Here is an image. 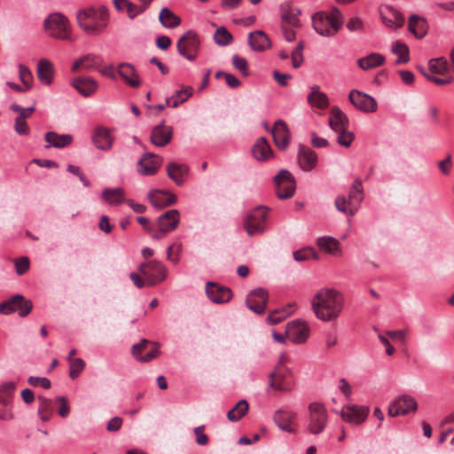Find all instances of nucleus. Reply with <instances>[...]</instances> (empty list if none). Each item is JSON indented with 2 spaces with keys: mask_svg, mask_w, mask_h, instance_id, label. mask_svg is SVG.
I'll return each instance as SVG.
<instances>
[{
  "mask_svg": "<svg viewBox=\"0 0 454 454\" xmlns=\"http://www.w3.org/2000/svg\"><path fill=\"white\" fill-rule=\"evenodd\" d=\"M343 301V296L339 291L321 289L312 300V309L317 318L331 321L340 314Z\"/></svg>",
  "mask_w": 454,
  "mask_h": 454,
  "instance_id": "obj_1",
  "label": "nucleus"
},
{
  "mask_svg": "<svg viewBox=\"0 0 454 454\" xmlns=\"http://www.w3.org/2000/svg\"><path fill=\"white\" fill-rule=\"evenodd\" d=\"M76 18L79 27L89 35H100L109 21L108 10L104 5L80 10Z\"/></svg>",
  "mask_w": 454,
  "mask_h": 454,
  "instance_id": "obj_2",
  "label": "nucleus"
},
{
  "mask_svg": "<svg viewBox=\"0 0 454 454\" xmlns=\"http://www.w3.org/2000/svg\"><path fill=\"white\" fill-rule=\"evenodd\" d=\"M315 30L321 35H334L343 24V16L338 8H333L329 13L319 12L312 17Z\"/></svg>",
  "mask_w": 454,
  "mask_h": 454,
  "instance_id": "obj_3",
  "label": "nucleus"
},
{
  "mask_svg": "<svg viewBox=\"0 0 454 454\" xmlns=\"http://www.w3.org/2000/svg\"><path fill=\"white\" fill-rule=\"evenodd\" d=\"M286 356L282 355L279 363L269 375L268 387L278 392H290L294 387L293 373L284 365Z\"/></svg>",
  "mask_w": 454,
  "mask_h": 454,
  "instance_id": "obj_4",
  "label": "nucleus"
},
{
  "mask_svg": "<svg viewBox=\"0 0 454 454\" xmlns=\"http://www.w3.org/2000/svg\"><path fill=\"white\" fill-rule=\"evenodd\" d=\"M46 32L53 38L71 41V26L68 19L56 12L48 16L44 20Z\"/></svg>",
  "mask_w": 454,
  "mask_h": 454,
  "instance_id": "obj_5",
  "label": "nucleus"
},
{
  "mask_svg": "<svg viewBox=\"0 0 454 454\" xmlns=\"http://www.w3.org/2000/svg\"><path fill=\"white\" fill-rule=\"evenodd\" d=\"M308 431L312 434L322 433L328 422V412L325 406L320 403H311L309 405Z\"/></svg>",
  "mask_w": 454,
  "mask_h": 454,
  "instance_id": "obj_6",
  "label": "nucleus"
},
{
  "mask_svg": "<svg viewBox=\"0 0 454 454\" xmlns=\"http://www.w3.org/2000/svg\"><path fill=\"white\" fill-rule=\"evenodd\" d=\"M268 211V207L259 206L247 215L244 228L249 236L262 234L265 231Z\"/></svg>",
  "mask_w": 454,
  "mask_h": 454,
  "instance_id": "obj_7",
  "label": "nucleus"
},
{
  "mask_svg": "<svg viewBox=\"0 0 454 454\" xmlns=\"http://www.w3.org/2000/svg\"><path fill=\"white\" fill-rule=\"evenodd\" d=\"M138 271L146 279L147 286H156L167 278V269L156 260L141 263Z\"/></svg>",
  "mask_w": 454,
  "mask_h": 454,
  "instance_id": "obj_8",
  "label": "nucleus"
},
{
  "mask_svg": "<svg viewBox=\"0 0 454 454\" xmlns=\"http://www.w3.org/2000/svg\"><path fill=\"white\" fill-rule=\"evenodd\" d=\"M33 309V303L22 294H16L0 303V314L10 315L18 312L19 316H27Z\"/></svg>",
  "mask_w": 454,
  "mask_h": 454,
  "instance_id": "obj_9",
  "label": "nucleus"
},
{
  "mask_svg": "<svg viewBox=\"0 0 454 454\" xmlns=\"http://www.w3.org/2000/svg\"><path fill=\"white\" fill-rule=\"evenodd\" d=\"M200 45L197 34L192 30L185 32L178 40L176 47L180 55L190 61L195 60Z\"/></svg>",
  "mask_w": 454,
  "mask_h": 454,
  "instance_id": "obj_10",
  "label": "nucleus"
},
{
  "mask_svg": "<svg viewBox=\"0 0 454 454\" xmlns=\"http://www.w3.org/2000/svg\"><path fill=\"white\" fill-rule=\"evenodd\" d=\"M277 197L280 200L289 199L295 192V180L291 172L281 169L274 177Z\"/></svg>",
  "mask_w": 454,
  "mask_h": 454,
  "instance_id": "obj_11",
  "label": "nucleus"
},
{
  "mask_svg": "<svg viewBox=\"0 0 454 454\" xmlns=\"http://www.w3.org/2000/svg\"><path fill=\"white\" fill-rule=\"evenodd\" d=\"M180 222V215L177 209H170L164 212L157 219L158 232L153 234L154 239H160L164 234L176 229Z\"/></svg>",
  "mask_w": 454,
  "mask_h": 454,
  "instance_id": "obj_12",
  "label": "nucleus"
},
{
  "mask_svg": "<svg viewBox=\"0 0 454 454\" xmlns=\"http://www.w3.org/2000/svg\"><path fill=\"white\" fill-rule=\"evenodd\" d=\"M418 403L416 400L409 395H403L395 398L388 406V415L391 417L403 416L411 411H416Z\"/></svg>",
  "mask_w": 454,
  "mask_h": 454,
  "instance_id": "obj_13",
  "label": "nucleus"
},
{
  "mask_svg": "<svg viewBox=\"0 0 454 454\" xmlns=\"http://www.w3.org/2000/svg\"><path fill=\"white\" fill-rule=\"evenodd\" d=\"M286 338L293 343L305 342L309 336V327L304 321L294 320L286 325Z\"/></svg>",
  "mask_w": 454,
  "mask_h": 454,
  "instance_id": "obj_14",
  "label": "nucleus"
},
{
  "mask_svg": "<svg viewBox=\"0 0 454 454\" xmlns=\"http://www.w3.org/2000/svg\"><path fill=\"white\" fill-rule=\"evenodd\" d=\"M350 103L359 111L364 113H374L377 110V102L370 95L353 90L349 92Z\"/></svg>",
  "mask_w": 454,
  "mask_h": 454,
  "instance_id": "obj_15",
  "label": "nucleus"
},
{
  "mask_svg": "<svg viewBox=\"0 0 454 454\" xmlns=\"http://www.w3.org/2000/svg\"><path fill=\"white\" fill-rule=\"evenodd\" d=\"M161 164V157L152 153H145L137 162V172L142 176H153Z\"/></svg>",
  "mask_w": 454,
  "mask_h": 454,
  "instance_id": "obj_16",
  "label": "nucleus"
},
{
  "mask_svg": "<svg viewBox=\"0 0 454 454\" xmlns=\"http://www.w3.org/2000/svg\"><path fill=\"white\" fill-rule=\"evenodd\" d=\"M268 298L267 291L260 287L248 294L246 303L248 309L254 313L262 314L265 311Z\"/></svg>",
  "mask_w": 454,
  "mask_h": 454,
  "instance_id": "obj_17",
  "label": "nucleus"
},
{
  "mask_svg": "<svg viewBox=\"0 0 454 454\" xmlns=\"http://www.w3.org/2000/svg\"><path fill=\"white\" fill-rule=\"evenodd\" d=\"M206 293L213 302L218 304L228 302L232 297V292L229 287L214 282L207 283Z\"/></svg>",
  "mask_w": 454,
  "mask_h": 454,
  "instance_id": "obj_18",
  "label": "nucleus"
},
{
  "mask_svg": "<svg viewBox=\"0 0 454 454\" xmlns=\"http://www.w3.org/2000/svg\"><path fill=\"white\" fill-rule=\"evenodd\" d=\"M276 146L285 150L290 143L291 134L286 123L283 120H278L270 129Z\"/></svg>",
  "mask_w": 454,
  "mask_h": 454,
  "instance_id": "obj_19",
  "label": "nucleus"
},
{
  "mask_svg": "<svg viewBox=\"0 0 454 454\" xmlns=\"http://www.w3.org/2000/svg\"><path fill=\"white\" fill-rule=\"evenodd\" d=\"M369 414V408L366 406L348 405L342 408L340 415L342 419L349 423L356 425L364 421Z\"/></svg>",
  "mask_w": 454,
  "mask_h": 454,
  "instance_id": "obj_20",
  "label": "nucleus"
},
{
  "mask_svg": "<svg viewBox=\"0 0 454 454\" xmlns=\"http://www.w3.org/2000/svg\"><path fill=\"white\" fill-rule=\"evenodd\" d=\"M380 17L383 23L390 28L401 27L404 23V17L403 14L390 5H385L381 8Z\"/></svg>",
  "mask_w": 454,
  "mask_h": 454,
  "instance_id": "obj_21",
  "label": "nucleus"
},
{
  "mask_svg": "<svg viewBox=\"0 0 454 454\" xmlns=\"http://www.w3.org/2000/svg\"><path fill=\"white\" fill-rule=\"evenodd\" d=\"M173 129L170 126H165L163 123L155 126L151 132V142L159 147L167 145L172 139Z\"/></svg>",
  "mask_w": 454,
  "mask_h": 454,
  "instance_id": "obj_22",
  "label": "nucleus"
},
{
  "mask_svg": "<svg viewBox=\"0 0 454 454\" xmlns=\"http://www.w3.org/2000/svg\"><path fill=\"white\" fill-rule=\"evenodd\" d=\"M148 200L153 207L157 208H163L176 203V197L168 191L152 190L148 193Z\"/></svg>",
  "mask_w": 454,
  "mask_h": 454,
  "instance_id": "obj_23",
  "label": "nucleus"
},
{
  "mask_svg": "<svg viewBox=\"0 0 454 454\" xmlns=\"http://www.w3.org/2000/svg\"><path fill=\"white\" fill-rule=\"evenodd\" d=\"M251 152L258 161H266L273 157V151L264 137H261L255 141Z\"/></svg>",
  "mask_w": 454,
  "mask_h": 454,
  "instance_id": "obj_24",
  "label": "nucleus"
},
{
  "mask_svg": "<svg viewBox=\"0 0 454 454\" xmlns=\"http://www.w3.org/2000/svg\"><path fill=\"white\" fill-rule=\"evenodd\" d=\"M298 162L304 171H310L317 165V156L310 148L301 145L298 152Z\"/></svg>",
  "mask_w": 454,
  "mask_h": 454,
  "instance_id": "obj_25",
  "label": "nucleus"
},
{
  "mask_svg": "<svg viewBox=\"0 0 454 454\" xmlns=\"http://www.w3.org/2000/svg\"><path fill=\"white\" fill-rule=\"evenodd\" d=\"M73 87L82 96L89 97L98 90V82L91 77H78L73 80Z\"/></svg>",
  "mask_w": 454,
  "mask_h": 454,
  "instance_id": "obj_26",
  "label": "nucleus"
},
{
  "mask_svg": "<svg viewBox=\"0 0 454 454\" xmlns=\"http://www.w3.org/2000/svg\"><path fill=\"white\" fill-rule=\"evenodd\" d=\"M408 29L417 38L421 39L427 34L428 24L425 18L412 14L408 20Z\"/></svg>",
  "mask_w": 454,
  "mask_h": 454,
  "instance_id": "obj_27",
  "label": "nucleus"
},
{
  "mask_svg": "<svg viewBox=\"0 0 454 454\" xmlns=\"http://www.w3.org/2000/svg\"><path fill=\"white\" fill-rule=\"evenodd\" d=\"M348 118L338 106H333L330 112L329 125L331 129L337 132L348 129Z\"/></svg>",
  "mask_w": 454,
  "mask_h": 454,
  "instance_id": "obj_28",
  "label": "nucleus"
},
{
  "mask_svg": "<svg viewBox=\"0 0 454 454\" xmlns=\"http://www.w3.org/2000/svg\"><path fill=\"white\" fill-rule=\"evenodd\" d=\"M248 43L254 51H263L271 46L268 35L262 30H256L249 34Z\"/></svg>",
  "mask_w": 454,
  "mask_h": 454,
  "instance_id": "obj_29",
  "label": "nucleus"
},
{
  "mask_svg": "<svg viewBox=\"0 0 454 454\" xmlns=\"http://www.w3.org/2000/svg\"><path fill=\"white\" fill-rule=\"evenodd\" d=\"M118 73L127 84L133 88H137L141 84L140 78L137 74L135 67L127 63H121L118 67Z\"/></svg>",
  "mask_w": 454,
  "mask_h": 454,
  "instance_id": "obj_30",
  "label": "nucleus"
},
{
  "mask_svg": "<svg viewBox=\"0 0 454 454\" xmlns=\"http://www.w3.org/2000/svg\"><path fill=\"white\" fill-rule=\"evenodd\" d=\"M166 169L168 177L171 178L177 185H182L184 184V178L189 172L187 165L176 162L168 163Z\"/></svg>",
  "mask_w": 454,
  "mask_h": 454,
  "instance_id": "obj_31",
  "label": "nucleus"
},
{
  "mask_svg": "<svg viewBox=\"0 0 454 454\" xmlns=\"http://www.w3.org/2000/svg\"><path fill=\"white\" fill-rule=\"evenodd\" d=\"M296 413L289 411H277L274 413L273 419L276 425L283 431L292 433L294 428L291 425L293 419L295 418Z\"/></svg>",
  "mask_w": 454,
  "mask_h": 454,
  "instance_id": "obj_32",
  "label": "nucleus"
},
{
  "mask_svg": "<svg viewBox=\"0 0 454 454\" xmlns=\"http://www.w3.org/2000/svg\"><path fill=\"white\" fill-rule=\"evenodd\" d=\"M53 75L52 63L46 59H40L37 66V77L39 81L43 84L50 85L52 82Z\"/></svg>",
  "mask_w": 454,
  "mask_h": 454,
  "instance_id": "obj_33",
  "label": "nucleus"
},
{
  "mask_svg": "<svg viewBox=\"0 0 454 454\" xmlns=\"http://www.w3.org/2000/svg\"><path fill=\"white\" fill-rule=\"evenodd\" d=\"M386 61L385 57L378 52H372L357 59V66L362 70H370L382 66Z\"/></svg>",
  "mask_w": 454,
  "mask_h": 454,
  "instance_id": "obj_34",
  "label": "nucleus"
},
{
  "mask_svg": "<svg viewBox=\"0 0 454 454\" xmlns=\"http://www.w3.org/2000/svg\"><path fill=\"white\" fill-rule=\"evenodd\" d=\"M44 137L45 141L48 143V145H45L46 148H49L51 146L56 148H64L71 145L73 142V137L71 135H59L53 131L47 132Z\"/></svg>",
  "mask_w": 454,
  "mask_h": 454,
  "instance_id": "obj_35",
  "label": "nucleus"
},
{
  "mask_svg": "<svg viewBox=\"0 0 454 454\" xmlns=\"http://www.w3.org/2000/svg\"><path fill=\"white\" fill-rule=\"evenodd\" d=\"M92 140L97 148L100 150L106 151L112 147L113 138L107 129L98 128L92 136Z\"/></svg>",
  "mask_w": 454,
  "mask_h": 454,
  "instance_id": "obj_36",
  "label": "nucleus"
},
{
  "mask_svg": "<svg viewBox=\"0 0 454 454\" xmlns=\"http://www.w3.org/2000/svg\"><path fill=\"white\" fill-rule=\"evenodd\" d=\"M159 21L164 27L173 29L181 24V18L168 8L163 7L160 12Z\"/></svg>",
  "mask_w": 454,
  "mask_h": 454,
  "instance_id": "obj_37",
  "label": "nucleus"
},
{
  "mask_svg": "<svg viewBox=\"0 0 454 454\" xmlns=\"http://www.w3.org/2000/svg\"><path fill=\"white\" fill-rule=\"evenodd\" d=\"M300 11L298 9L291 8L288 4H283L281 6V19L282 25H290L293 27L300 26L299 19Z\"/></svg>",
  "mask_w": 454,
  "mask_h": 454,
  "instance_id": "obj_38",
  "label": "nucleus"
},
{
  "mask_svg": "<svg viewBox=\"0 0 454 454\" xmlns=\"http://www.w3.org/2000/svg\"><path fill=\"white\" fill-rule=\"evenodd\" d=\"M308 101L312 106H316L319 109H325L329 105L326 94L321 92L318 86H313L311 88V92L308 96Z\"/></svg>",
  "mask_w": 454,
  "mask_h": 454,
  "instance_id": "obj_39",
  "label": "nucleus"
},
{
  "mask_svg": "<svg viewBox=\"0 0 454 454\" xmlns=\"http://www.w3.org/2000/svg\"><path fill=\"white\" fill-rule=\"evenodd\" d=\"M102 198L110 205H119L125 201V192L122 188L109 189L102 192Z\"/></svg>",
  "mask_w": 454,
  "mask_h": 454,
  "instance_id": "obj_40",
  "label": "nucleus"
},
{
  "mask_svg": "<svg viewBox=\"0 0 454 454\" xmlns=\"http://www.w3.org/2000/svg\"><path fill=\"white\" fill-rule=\"evenodd\" d=\"M391 51L398 56V59L395 60V64L399 65L403 63H407L410 60V51L404 43L396 41L392 44Z\"/></svg>",
  "mask_w": 454,
  "mask_h": 454,
  "instance_id": "obj_41",
  "label": "nucleus"
},
{
  "mask_svg": "<svg viewBox=\"0 0 454 454\" xmlns=\"http://www.w3.org/2000/svg\"><path fill=\"white\" fill-rule=\"evenodd\" d=\"M248 411V403L246 400H240L231 410L227 413V418L230 421L236 422L244 417Z\"/></svg>",
  "mask_w": 454,
  "mask_h": 454,
  "instance_id": "obj_42",
  "label": "nucleus"
},
{
  "mask_svg": "<svg viewBox=\"0 0 454 454\" xmlns=\"http://www.w3.org/2000/svg\"><path fill=\"white\" fill-rule=\"evenodd\" d=\"M363 198L362 182L360 179H356L348 193V203L349 205L354 204L357 207Z\"/></svg>",
  "mask_w": 454,
  "mask_h": 454,
  "instance_id": "obj_43",
  "label": "nucleus"
},
{
  "mask_svg": "<svg viewBox=\"0 0 454 454\" xmlns=\"http://www.w3.org/2000/svg\"><path fill=\"white\" fill-rule=\"evenodd\" d=\"M317 246L329 254H334L340 249V242L332 237H321L317 240Z\"/></svg>",
  "mask_w": 454,
  "mask_h": 454,
  "instance_id": "obj_44",
  "label": "nucleus"
},
{
  "mask_svg": "<svg viewBox=\"0 0 454 454\" xmlns=\"http://www.w3.org/2000/svg\"><path fill=\"white\" fill-rule=\"evenodd\" d=\"M193 89L191 86H187L179 90H176L170 98H173L171 106L177 107L180 104L185 102L190 97H192Z\"/></svg>",
  "mask_w": 454,
  "mask_h": 454,
  "instance_id": "obj_45",
  "label": "nucleus"
},
{
  "mask_svg": "<svg viewBox=\"0 0 454 454\" xmlns=\"http://www.w3.org/2000/svg\"><path fill=\"white\" fill-rule=\"evenodd\" d=\"M38 414L43 421H47L51 416V401L45 397H38Z\"/></svg>",
  "mask_w": 454,
  "mask_h": 454,
  "instance_id": "obj_46",
  "label": "nucleus"
},
{
  "mask_svg": "<svg viewBox=\"0 0 454 454\" xmlns=\"http://www.w3.org/2000/svg\"><path fill=\"white\" fill-rule=\"evenodd\" d=\"M335 207L339 211L346 213L349 215H355L357 211L356 205H349L348 199L344 196H339L336 198Z\"/></svg>",
  "mask_w": 454,
  "mask_h": 454,
  "instance_id": "obj_47",
  "label": "nucleus"
},
{
  "mask_svg": "<svg viewBox=\"0 0 454 454\" xmlns=\"http://www.w3.org/2000/svg\"><path fill=\"white\" fill-rule=\"evenodd\" d=\"M214 39L216 44L226 46L232 42L233 37L224 27H221L216 29Z\"/></svg>",
  "mask_w": 454,
  "mask_h": 454,
  "instance_id": "obj_48",
  "label": "nucleus"
},
{
  "mask_svg": "<svg viewBox=\"0 0 454 454\" xmlns=\"http://www.w3.org/2000/svg\"><path fill=\"white\" fill-rule=\"evenodd\" d=\"M19 76L25 89L30 90L33 85V74L29 68L22 64L19 65Z\"/></svg>",
  "mask_w": 454,
  "mask_h": 454,
  "instance_id": "obj_49",
  "label": "nucleus"
},
{
  "mask_svg": "<svg viewBox=\"0 0 454 454\" xmlns=\"http://www.w3.org/2000/svg\"><path fill=\"white\" fill-rule=\"evenodd\" d=\"M82 67L86 70L98 68L102 59L99 56L95 54H87L82 57Z\"/></svg>",
  "mask_w": 454,
  "mask_h": 454,
  "instance_id": "obj_50",
  "label": "nucleus"
},
{
  "mask_svg": "<svg viewBox=\"0 0 454 454\" xmlns=\"http://www.w3.org/2000/svg\"><path fill=\"white\" fill-rule=\"evenodd\" d=\"M428 66L431 72L439 74L446 73L448 69L447 61L443 58L431 59Z\"/></svg>",
  "mask_w": 454,
  "mask_h": 454,
  "instance_id": "obj_51",
  "label": "nucleus"
},
{
  "mask_svg": "<svg viewBox=\"0 0 454 454\" xmlns=\"http://www.w3.org/2000/svg\"><path fill=\"white\" fill-rule=\"evenodd\" d=\"M70 370L69 376L72 379H76L85 367V362L82 358H75L69 362Z\"/></svg>",
  "mask_w": 454,
  "mask_h": 454,
  "instance_id": "obj_52",
  "label": "nucleus"
},
{
  "mask_svg": "<svg viewBox=\"0 0 454 454\" xmlns=\"http://www.w3.org/2000/svg\"><path fill=\"white\" fill-rule=\"evenodd\" d=\"M303 49L304 43L301 41L297 44L296 48L292 51V64L294 68L300 67L303 62Z\"/></svg>",
  "mask_w": 454,
  "mask_h": 454,
  "instance_id": "obj_53",
  "label": "nucleus"
},
{
  "mask_svg": "<svg viewBox=\"0 0 454 454\" xmlns=\"http://www.w3.org/2000/svg\"><path fill=\"white\" fill-rule=\"evenodd\" d=\"M338 134L337 136V142L339 145L348 147L352 144L355 137L354 134L350 131H348L347 129H343V130H340L336 132Z\"/></svg>",
  "mask_w": 454,
  "mask_h": 454,
  "instance_id": "obj_54",
  "label": "nucleus"
},
{
  "mask_svg": "<svg viewBox=\"0 0 454 454\" xmlns=\"http://www.w3.org/2000/svg\"><path fill=\"white\" fill-rule=\"evenodd\" d=\"M233 67L241 72L244 76H248V63L246 59L239 57L238 54L232 56Z\"/></svg>",
  "mask_w": 454,
  "mask_h": 454,
  "instance_id": "obj_55",
  "label": "nucleus"
},
{
  "mask_svg": "<svg viewBox=\"0 0 454 454\" xmlns=\"http://www.w3.org/2000/svg\"><path fill=\"white\" fill-rule=\"evenodd\" d=\"M294 258L297 262H303L311 258H317V253L313 248L307 247L294 253Z\"/></svg>",
  "mask_w": 454,
  "mask_h": 454,
  "instance_id": "obj_56",
  "label": "nucleus"
},
{
  "mask_svg": "<svg viewBox=\"0 0 454 454\" xmlns=\"http://www.w3.org/2000/svg\"><path fill=\"white\" fill-rule=\"evenodd\" d=\"M126 6V12L130 19H134L137 15L143 13L147 8L145 7L142 4L140 5L134 4L133 3L127 0V3H124Z\"/></svg>",
  "mask_w": 454,
  "mask_h": 454,
  "instance_id": "obj_57",
  "label": "nucleus"
},
{
  "mask_svg": "<svg viewBox=\"0 0 454 454\" xmlns=\"http://www.w3.org/2000/svg\"><path fill=\"white\" fill-rule=\"evenodd\" d=\"M151 348L150 350L143 356L138 357V361L141 363H147L156 358L160 355V345L157 342L150 343Z\"/></svg>",
  "mask_w": 454,
  "mask_h": 454,
  "instance_id": "obj_58",
  "label": "nucleus"
},
{
  "mask_svg": "<svg viewBox=\"0 0 454 454\" xmlns=\"http://www.w3.org/2000/svg\"><path fill=\"white\" fill-rule=\"evenodd\" d=\"M150 341L146 339H142L139 343L134 344L131 348L133 356L138 361V357H143L142 352L145 351L150 345Z\"/></svg>",
  "mask_w": 454,
  "mask_h": 454,
  "instance_id": "obj_59",
  "label": "nucleus"
},
{
  "mask_svg": "<svg viewBox=\"0 0 454 454\" xmlns=\"http://www.w3.org/2000/svg\"><path fill=\"white\" fill-rule=\"evenodd\" d=\"M27 382L32 387H37L41 386L44 389H49L51 387V381L48 378L45 377H35V376H30L27 379Z\"/></svg>",
  "mask_w": 454,
  "mask_h": 454,
  "instance_id": "obj_60",
  "label": "nucleus"
},
{
  "mask_svg": "<svg viewBox=\"0 0 454 454\" xmlns=\"http://www.w3.org/2000/svg\"><path fill=\"white\" fill-rule=\"evenodd\" d=\"M0 419L4 420L12 419V405L6 400L0 399Z\"/></svg>",
  "mask_w": 454,
  "mask_h": 454,
  "instance_id": "obj_61",
  "label": "nucleus"
},
{
  "mask_svg": "<svg viewBox=\"0 0 454 454\" xmlns=\"http://www.w3.org/2000/svg\"><path fill=\"white\" fill-rule=\"evenodd\" d=\"M15 131L21 136H27L30 132V129L27 126L26 121L22 117H17L14 121Z\"/></svg>",
  "mask_w": 454,
  "mask_h": 454,
  "instance_id": "obj_62",
  "label": "nucleus"
},
{
  "mask_svg": "<svg viewBox=\"0 0 454 454\" xmlns=\"http://www.w3.org/2000/svg\"><path fill=\"white\" fill-rule=\"evenodd\" d=\"M29 269V259L22 256L15 260V270L18 275H23Z\"/></svg>",
  "mask_w": 454,
  "mask_h": 454,
  "instance_id": "obj_63",
  "label": "nucleus"
},
{
  "mask_svg": "<svg viewBox=\"0 0 454 454\" xmlns=\"http://www.w3.org/2000/svg\"><path fill=\"white\" fill-rule=\"evenodd\" d=\"M204 426H200L194 428V434L196 435V442L199 445L204 446L208 442V437L206 434H204Z\"/></svg>",
  "mask_w": 454,
  "mask_h": 454,
  "instance_id": "obj_64",
  "label": "nucleus"
}]
</instances>
